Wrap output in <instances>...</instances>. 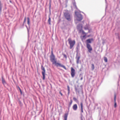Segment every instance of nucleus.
I'll use <instances>...</instances> for the list:
<instances>
[{"mask_svg": "<svg viewBox=\"0 0 120 120\" xmlns=\"http://www.w3.org/2000/svg\"><path fill=\"white\" fill-rule=\"evenodd\" d=\"M64 16L65 18L68 21H71L72 19V16L68 11H66L64 13Z\"/></svg>", "mask_w": 120, "mask_h": 120, "instance_id": "1", "label": "nucleus"}, {"mask_svg": "<svg viewBox=\"0 0 120 120\" xmlns=\"http://www.w3.org/2000/svg\"><path fill=\"white\" fill-rule=\"evenodd\" d=\"M75 13L76 15L75 18L76 20L78 21L81 20L82 19V15L77 12H75Z\"/></svg>", "mask_w": 120, "mask_h": 120, "instance_id": "2", "label": "nucleus"}, {"mask_svg": "<svg viewBox=\"0 0 120 120\" xmlns=\"http://www.w3.org/2000/svg\"><path fill=\"white\" fill-rule=\"evenodd\" d=\"M50 60L51 62L53 64H54V63H56V59L55 58V56L54 55L52 51L51 52V54L50 56Z\"/></svg>", "mask_w": 120, "mask_h": 120, "instance_id": "3", "label": "nucleus"}, {"mask_svg": "<svg viewBox=\"0 0 120 120\" xmlns=\"http://www.w3.org/2000/svg\"><path fill=\"white\" fill-rule=\"evenodd\" d=\"M68 41L69 44L70 45V49H71L75 44V41L74 40L72 41L71 38H69L68 39Z\"/></svg>", "mask_w": 120, "mask_h": 120, "instance_id": "4", "label": "nucleus"}, {"mask_svg": "<svg viewBox=\"0 0 120 120\" xmlns=\"http://www.w3.org/2000/svg\"><path fill=\"white\" fill-rule=\"evenodd\" d=\"M41 69L43 71L42 72V73L43 76L42 79L43 80H44L45 79V68L42 65H41Z\"/></svg>", "mask_w": 120, "mask_h": 120, "instance_id": "5", "label": "nucleus"}, {"mask_svg": "<svg viewBox=\"0 0 120 120\" xmlns=\"http://www.w3.org/2000/svg\"><path fill=\"white\" fill-rule=\"evenodd\" d=\"M55 65H56L57 66H59L60 67H62L64 69H65V70H66V68L65 67L64 65H62L61 64L58 63H56H56H54V64Z\"/></svg>", "mask_w": 120, "mask_h": 120, "instance_id": "6", "label": "nucleus"}, {"mask_svg": "<svg viewBox=\"0 0 120 120\" xmlns=\"http://www.w3.org/2000/svg\"><path fill=\"white\" fill-rule=\"evenodd\" d=\"M86 45L87 48L88 49V51L90 52H91V51L92 50V49L90 45L89 44H87Z\"/></svg>", "mask_w": 120, "mask_h": 120, "instance_id": "7", "label": "nucleus"}, {"mask_svg": "<svg viewBox=\"0 0 120 120\" xmlns=\"http://www.w3.org/2000/svg\"><path fill=\"white\" fill-rule=\"evenodd\" d=\"M71 75L72 77H73L75 75V70L72 67L71 68Z\"/></svg>", "mask_w": 120, "mask_h": 120, "instance_id": "8", "label": "nucleus"}, {"mask_svg": "<svg viewBox=\"0 0 120 120\" xmlns=\"http://www.w3.org/2000/svg\"><path fill=\"white\" fill-rule=\"evenodd\" d=\"M80 58V56H79L78 54H76V63L77 64H78L79 63V59Z\"/></svg>", "mask_w": 120, "mask_h": 120, "instance_id": "9", "label": "nucleus"}, {"mask_svg": "<svg viewBox=\"0 0 120 120\" xmlns=\"http://www.w3.org/2000/svg\"><path fill=\"white\" fill-rule=\"evenodd\" d=\"M93 38L88 39L86 40V45L87 44H89V43H91V41H93Z\"/></svg>", "mask_w": 120, "mask_h": 120, "instance_id": "10", "label": "nucleus"}, {"mask_svg": "<svg viewBox=\"0 0 120 120\" xmlns=\"http://www.w3.org/2000/svg\"><path fill=\"white\" fill-rule=\"evenodd\" d=\"M2 83L4 86L7 84V83L3 76L2 77Z\"/></svg>", "mask_w": 120, "mask_h": 120, "instance_id": "11", "label": "nucleus"}, {"mask_svg": "<svg viewBox=\"0 0 120 120\" xmlns=\"http://www.w3.org/2000/svg\"><path fill=\"white\" fill-rule=\"evenodd\" d=\"M75 90L77 94H79V88L78 87H75Z\"/></svg>", "mask_w": 120, "mask_h": 120, "instance_id": "12", "label": "nucleus"}, {"mask_svg": "<svg viewBox=\"0 0 120 120\" xmlns=\"http://www.w3.org/2000/svg\"><path fill=\"white\" fill-rule=\"evenodd\" d=\"M73 108L74 110H76L77 108V104H75L74 105L73 107Z\"/></svg>", "mask_w": 120, "mask_h": 120, "instance_id": "13", "label": "nucleus"}, {"mask_svg": "<svg viewBox=\"0 0 120 120\" xmlns=\"http://www.w3.org/2000/svg\"><path fill=\"white\" fill-rule=\"evenodd\" d=\"M68 116V114L65 113L64 116V120H67V118Z\"/></svg>", "mask_w": 120, "mask_h": 120, "instance_id": "14", "label": "nucleus"}, {"mask_svg": "<svg viewBox=\"0 0 120 120\" xmlns=\"http://www.w3.org/2000/svg\"><path fill=\"white\" fill-rule=\"evenodd\" d=\"M72 101L71 99L70 100V102L69 103L68 105V109H69L70 107H71V105L72 103Z\"/></svg>", "mask_w": 120, "mask_h": 120, "instance_id": "15", "label": "nucleus"}, {"mask_svg": "<svg viewBox=\"0 0 120 120\" xmlns=\"http://www.w3.org/2000/svg\"><path fill=\"white\" fill-rule=\"evenodd\" d=\"M80 106L81 107V112H83V104L82 102H81L80 104Z\"/></svg>", "mask_w": 120, "mask_h": 120, "instance_id": "16", "label": "nucleus"}, {"mask_svg": "<svg viewBox=\"0 0 120 120\" xmlns=\"http://www.w3.org/2000/svg\"><path fill=\"white\" fill-rule=\"evenodd\" d=\"M114 106L115 108L117 107L116 103V98H114Z\"/></svg>", "mask_w": 120, "mask_h": 120, "instance_id": "17", "label": "nucleus"}, {"mask_svg": "<svg viewBox=\"0 0 120 120\" xmlns=\"http://www.w3.org/2000/svg\"><path fill=\"white\" fill-rule=\"evenodd\" d=\"M73 5L74 7H75V8L77 9V7L76 4V3L75 1V0H74V1L73 2Z\"/></svg>", "mask_w": 120, "mask_h": 120, "instance_id": "18", "label": "nucleus"}, {"mask_svg": "<svg viewBox=\"0 0 120 120\" xmlns=\"http://www.w3.org/2000/svg\"><path fill=\"white\" fill-rule=\"evenodd\" d=\"M27 24L29 25L30 24V19L29 17H28L27 18Z\"/></svg>", "mask_w": 120, "mask_h": 120, "instance_id": "19", "label": "nucleus"}, {"mask_svg": "<svg viewBox=\"0 0 120 120\" xmlns=\"http://www.w3.org/2000/svg\"><path fill=\"white\" fill-rule=\"evenodd\" d=\"M48 23L49 25L51 24V18L50 17H49L48 20Z\"/></svg>", "mask_w": 120, "mask_h": 120, "instance_id": "20", "label": "nucleus"}, {"mask_svg": "<svg viewBox=\"0 0 120 120\" xmlns=\"http://www.w3.org/2000/svg\"><path fill=\"white\" fill-rule=\"evenodd\" d=\"M91 68L92 70H93L94 68V65L93 64H91Z\"/></svg>", "mask_w": 120, "mask_h": 120, "instance_id": "21", "label": "nucleus"}, {"mask_svg": "<svg viewBox=\"0 0 120 120\" xmlns=\"http://www.w3.org/2000/svg\"><path fill=\"white\" fill-rule=\"evenodd\" d=\"M104 60L106 62H107V58L106 57H104Z\"/></svg>", "mask_w": 120, "mask_h": 120, "instance_id": "22", "label": "nucleus"}, {"mask_svg": "<svg viewBox=\"0 0 120 120\" xmlns=\"http://www.w3.org/2000/svg\"><path fill=\"white\" fill-rule=\"evenodd\" d=\"M81 27V28L82 27V26H81V24H79V25H78L77 26V28H78L79 29V27Z\"/></svg>", "mask_w": 120, "mask_h": 120, "instance_id": "23", "label": "nucleus"}, {"mask_svg": "<svg viewBox=\"0 0 120 120\" xmlns=\"http://www.w3.org/2000/svg\"><path fill=\"white\" fill-rule=\"evenodd\" d=\"M84 29L85 30H87L88 29V26H86L84 27Z\"/></svg>", "mask_w": 120, "mask_h": 120, "instance_id": "24", "label": "nucleus"}, {"mask_svg": "<svg viewBox=\"0 0 120 120\" xmlns=\"http://www.w3.org/2000/svg\"><path fill=\"white\" fill-rule=\"evenodd\" d=\"M67 87H68V93H69V90H70V88L68 86H67Z\"/></svg>", "mask_w": 120, "mask_h": 120, "instance_id": "25", "label": "nucleus"}, {"mask_svg": "<svg viewBox=\"0 0 120 120\" xmlns=\"http://www.w3.org/2000/svg\"><path fill=\"white\" fill-rule=\"evenodd\" d=\"M63 55H64V57L65 58H67V56L65 54H64Z\"/></svg>", "mask_w": 120, "mask_h": 120, "instance_id": "26", "label": "nucleus"}, {"mask_svg": "<svg viewBox=\"0 0 120 120\" xmlns=\"http://www.w3.org/2000/svg\"><path fill=\"white\" fill-rule=\"evenodd\" d=\"M82 32L83 34H85V32L84 31H82Z\"/></svg>", "mask_w": 120, "mask_h": 120, "instance_id": "27", "label": "nucleus"}, {"mask_svg": "<svg viewBox=\"0 0 120 120\" xmlns=\"http://www.w3.org/2000/svg\"><path fill=\"white\" fill-rule=\"evenodd\" d=\"M59 93L60 94V95H61V96H62L63 95V94H62V93L60 91V92H59Z\"/></svg>", "mask_w": 120, "mask_h": 120, "instance_id": "28", "label": "nucleus"}, {"mask_svg": "<svg viewBox=\"0 0 120 120\" xmlns=\"http://www.w3.org/2000/svg\"><path fill=\"white\" fill-rule=\"evenodd\" d=\"M26 21V17H25V19H24V22H25Z\"/></svg>", "mask_w": 120, "mask_h": 120, "instance_id": "29", "label": "nucleus"}, {"mask_svg": "<svg viewBox=\"0 0 120 120\" xmlns=\"http://www.w3.org/2000/svg\"><path fill=\"white\" fill-rule=\"evenodd\" d=\"M20 93L21 94H22V90H20Z\"/></svg>", "mask_w": 120, "mask_h": 120, "instance_id": "30", "label": "nucleus"}, {"mask_svg": "<svg viewBox=\"0 0 120 120\" xmlns=\"http://www.w3.org/2000/svg\"><path fill=\"white\" fill-rule=\"evenodd\" d=\"M85 36L86 35H83V36H82V38H85Z\"/></svg>", "mask_w": 120, "mask_h": 120, "instance_id": "31", "label": "nucleus"}, {"mask_svg": "<svg viewBox=\"0 0 120 120\" xmlns=\"http://www.w3.org/2000/svg\"><path fill=\"white\" fill-rule=\"evenodd\" d=\"M18 88L20 91V90H21V89L19 87H18Z\"/></svg>", "mask_w": 120, "mask_h": 120, "instance_id": "32", "label": "nucleus"}, {"mask_svg": "<svg viewBox=\"0 0 120 120\" xmlns=\"http://www.w3.org/2000/svg\"><path fill=\"white\" fill-rule=\"evenodd\" d=\"M83 79V78L82 77L81 78V79H80V80H82Z\"/></svg>", "mask_w": 120, "mask_h": 120, "instance_id": "33", "label": "nucleus"}, {"mask_svg": "<svg viewBox=\"0 0 120 120\" xmlns=\"http://www.w3.org/2000/svg\"><path fill=\"white\" fill-rule=\"evenodd\" d=\"M118 38L119 39V37L118 35Z\"/></svg>", "mask_w": 120, "mask_h": 120, "instance_id": "34", "label": "nucleus"}, {"mask_svg": "<svg viewBox=\"0 0 120 120\" xmlns=\"http://www.w3.org/2000/svg\"><path fill=\"white\" fill-rule=\"evenodd\" d=\"M116 97V95H115V94L114 95V98H115Z\"/></svg>", "mask_w": 120, "mask_h": 120, "instance_id": "35", "label": "nucleus"}, {"mask_svg": "<svg viewBox=\"0 0 120 120\" xmlns=\"http://www.w3.org/2000/svg\"><path fill=\"white\" fill-rule=\"evenodd\" d=\"M74 98V100H76V98Z\"/></svg>", "mask_w": 120, "mask_h": 120, "instance_id": "36", "label": "nucleus"}, {"mask_svg": "<svg viewBox=\"0 0 120 120\" xmlns=\"http://www.w3.org/2000/svg\"><path fill=\"white\" fill-rule=\"evenodd\" d=\"M75 23H77V22H76V21H75Z\"/></svg>", "mask_w": 120, "mask_h": 120, "instance_id": "37", "label": "nucleus"}, {"mask_svg": "<svg viewBox=\"0 0 120 120\" xmlns=\"http://www.w3.org/2000/svg\"><path fill=\"white\" fill-rule=\"evenodd\" d=\"M105 0V2H106V0Z\"/></svg>", "mask_w": 120, "mask_h": 120, "instance_id": "38", "label": "nucleus"}, {"mask_svg": "<svg viewBox=\"0 0 120 120\" xmlns=\"http://www.w3.org/2000/svg\"><path fill=\"white\" fill-rule=\"evenodd\" d=\"M81 120H82V119Z\"/></svg>", "mask_w": 120, "mask_h": 120, "instance_id": "39", "label": "nucleus"}]
</instances>
